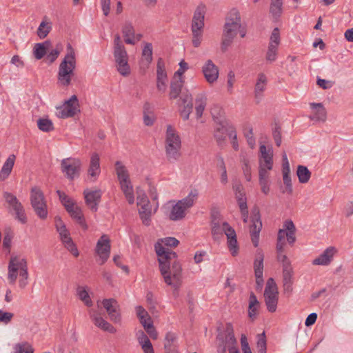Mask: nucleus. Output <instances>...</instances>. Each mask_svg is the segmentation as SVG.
I'll return each instance as SVG.
<instances>
[{
    "label": "nucleus",
    "mask_w": 353,
    "mask_h": 353,
    "mask_svg": "<svg viewBox=\"0 0 353 353\" xmlns=\"http://www.w3.org/2000/svg\"><path fill=\"white\" fill-rule=\"evenodd\" d=\"M206 97L204 94H199L196 96L195 100V110L197 118L201 117L206 105Z\"/></svg>",
    "instance_id": "nucleus-42"
},
{
    "label": "nucleus",
    "mask_w": 353,
    "mask_h": 353,
    "mask_svg": "<svg viewBox=\"0 0 353 353\" xmlns=\"http://www.w3.org/2000/svg\"><path fill=\"white\" fill-rule=\"evenodd\" d=\"M312 114L309 117L310 119L315 121H325L327 119V111L321 103H310Z\"/></svg>",
    "instance_id": "nucleus-24"
},
{
    "label": "nucleus",
    "mask_w": 353,
    "mask_h": 353,
    "mask_svg": "<svg viewBox=\"0 0 353 353\" xmlns=\"http://www.w3.org/2000/svg\"><path fill=\"white\" fill-rule=\"evenodd\" d=\"M55 225L57 232L59 234L61 240L64 244L65 247L74 256H79V251L72 241L70 234L65 225L60 217H55Z\"/></svg>",
    "instance_id": "nucleus-11"
},
{
    "label": "nucleus",
    "mask_w": 353,
    "mask_h": 353,
    "mask_svg": "<svg viewBox=\"0 0 353 353\" xmlns=\"http://www.w3.org/2000/svg\"><path fill=\"white\" fill-rule=\"evenodd\" d=\"M13 210L16 214V219L21 223H26L27 222V216L22 204L20 203L17 205Z\"/></svg>",
    "instance_id": "nucleus-56"
},
{
    "label": "nucleus",
    "mask_w": 353,
    "mask_h": 353,
    "mask_svg": "<svg viewBox=\"0 0 353 353\" xmlns=\"http://www.w3.org/2000/svg\"><path fill=\"white\" fill-rule=\"evenodd\" d=\"M121 32L127 44H135V31L131 22L125 21L122 26Z\"/></svg>",
    "instance_id": "nucleus-30"
},
{
    "label": "nucleus",
    "mask_w": 353,
    "mask_h": 353,
    "mask_svg": "<svg viewBox=\"0 0 353 353\" xmlns=\"http://www.w3.org/2000/svg\"><path fill=\"white\" fill-rule=\"evenodd\" d=\"M121 188L128 201L129 204H133L134 202L133 187L131 181H126L125 183H120Z\"/></svg>",
    "instance_id": "nucleus-41"
},
{
    "label": "nucleus",
    "mask_w": 353,
    "mask_h": 353,
    "mask_svg": "<svg viewBox=\"0 0 353 353\" xmlns=\"http://www.w3.org/2000/svg\"><path fill=\"white\" fill-rule=\"evenodd\" d=\"M67 212L72 219L76 220L83 230H85L88 229V225L85 223L82 211L76 203L72 206H67Z\"/></svg>",
    "instance_id": "nucleus-28"
},
{
    "label": "nucleus",
    "mask_w": 353,
    "mask_h": 353,
    "mask_svg": "<svg viewBox=\"0 0 353 353\" xmlns=\"http://www.w3.org/2000/svg\"><path fill=\"white\" fill-rule=\"evenodd\" d=\"M267 84V77L263 73L258 75L256 83L255 85L254 94L255 98L257 99L256 103H259L263 91L265 90Z\"/></svg>",
    "instance_id": "nucleus-32"
},
{
    "label": "nucleus",
    "mask_w": 353,
    "mask_h": 353,
    "mask_svg": "<svg viewBox=\"0 0 353 353\" xmlns=\"http://www.w3.org/2000/svg\"><path fill=\"white\" fill-rule=\"evenodd\" d=\"M198 191L196 190H191L186 197L179 200L178 202L184 206V208L187 210L194 205V202L198 198Z\"/></svg>",
    "instance_id": "nucleus-40"
},
{
    "label": "nucleus",
    "mask_w": 353,
    "mask_h": 353,
    "mask_svg": "<svg viewBox=\"0 0 353 353\" xmlns=\"http://www.w3.org/2000/svg\"><path fill=\"white\" fill-rule=\"evenodd\" d=\"M311 172L306 166L298 165L296 170V175L301 183H306L309 181L311 177Z\"/></svg>",
    "instance_id": "nucleus-44"
},
{
    "label": "nucleus",
    "mask_w": 353,
    "mask_h": 353,
    "mask_svg": "<svg viewBox=\"0 0 353 353\" xmlns=\"http://www.w3.org/2000/svg\"><path fill=\"white\" fill-rule=\"evenodd\" d=\"M38 128L45 132H49L54 130V125L51 120L47 118H40L37 120Z\"/></svg>",
    "instance_id": "nucleus-47"
},
{
    "label": "nucleus",
    "mask_w": 353,
    "mask_h": 353,
    "mask_svg": "<svg viewBox=\"0 0 353 353\" xmlns=\"http://www.w3.org/2000/svg\"><path fill=\"white\" fill-rule=\"evenodd\" d=\"M3 197L5 198L6 202L8 203L10 205L12 206V209L14 208L15 206L21 203L17 199V198L11 193L7 192H4Z\"/></svg>",
    "instance_id": "nucleus-63"
},
{
    "label": "nucleus",
    "mask_w": 353,
    "mask_h": 353,
    "mask_svg": "<svg viewBox=\"0 0 353 353\" xmlns=\"http://www.w3.org/2000/svg\"><path fill=\"white\" fill-rule=\"evenodd\" d=\"M16 157L14 154H10L4 163L0 172V180H5L10 174L14 164Z\"/></svg>",
    "instance_id": "nucleus-36"
},
{
    "label": "nucleus",
    "mask_w": 353,
    "mask_h": 353,
    "mask_svg": "<svg viewBox=\"0 0 353 353\" xmlns=\"http://www.w3.org/2000/svg\"><path fill=\"white\" fill-rule=\"evenodd\" d=\"M205 10L198 7L193 15L191 30L192 33V44L197 48L200 46L204 27Z\"/></svg>",
    "instance_id": "nucleus-8"
},
{
    "label": "nucleus",
    "mask_w": 353,
    "mask_h": 353,
    "mask_svg": "<svg viewBox=\"0 0 353 353\" xmlns=\"http://www.w3.org/2000/svg\"><path fill=\"white\" fill-rule=\"evenodd\" d=\"M178 105L181 108V116L183 120H188L193 109L192 97L188 90L181 93L178 101Z\"/></svg>",
    "instance_id": "nucleus-16"
},
{
    "label": "nucleus",
    "mask_w": 353,
    "mask_h": 353,
    "mask_svg": "<svg viewBox=\"0 0 353 353\" xmlns=\"http://www.w3.org/2000/svg\"><path fill=\"white\" fill-rule=\"evenodd\" d=\"M242 163V170L245 179L248 181H250L252 179L251 166L250 165V161L246 157H243L241 159Z\"/></svg>",
    "instance_id": "nucleus-53"
},
{
    "label": "nucleus",
    "mask_w": 353,
    "mask_h": 353,
    "mask_svg": "<svg viewBox=\"0 0 353 353\" xmlns=\"http://www.w3.org/2000/svg\"><path fill=\"white\" fill-rule=\"evenodd\" d=\"M51 47V42L46 41L43 43H38L34 45L33 48V54L36 59H42L47 53V51Z\"/></svg>",
    "instance_id": "nucleus-35"
},
{
    "label": "nucleus",
    "mask_w": 353,
    "mask_h": 353,
    "mask_svg": "<svg viewBox=\"0 0 353 353\" xmlns=\"http://www.w3.org/2000/svg\"><path fill=\"white\" fill-rule=\"evenodd\" d=\"M81 168V161L77 158H65L61 162L62 172L70 180H73L79 176Z\"/></svg>",
    "instance_id": "nucleus-12"
},
{
    "label": "nucleus",
    "mask_w": 353,
    "mask_h": 353,
    "mask_svg": "<svg viewBox=\"0 0 353 353\" xmlns=\"http://www.w3.org/2000/svg\"><path fill=\"white\" fill-rule=\"evenodd\" d=\"M225 236H227L228 249L232 255L234 256L239 252L236 232L233 228H228V233Z\"/></svg>",
    "instance_id": "nucleus-31"
},
{
    "label": "nucleus",
    "mask_w": 353,
    "mask_h": 353,
    "mask_svg": "<svg viewBox=\"0 0 353 353\" xmlns=\"http://www.w3.org/2000/svg\"><path fill=\"white\" fill-rule=\"evenodd\" d=\"M185 211L186 210L184 208V206L177 202L174 205H173L170 211L169 218L172 221L181 220L185 216Z\"/></svg>",
    "instance_id": "nucleus-37"
},
{
    "label": "nucleus",
    "mask_w": 353,
    "mask_h": 353,
    "mask_svg": "<svg viewBox=\"0 0 353 353\" xmlns=\"http://www.w3.org/2000/svg\"><path fill=\"white\" fill-rule=\"evenodd\" d=\"M336 250L333 247L326 248L323 252L313 260L312 264L315 265H328L333 259Z\"/></svg>",
    "instance_id": "nucleus-27"
},
{
    "label": "nucleus",
    "mask_w": 353,
    "mask_h": 353,
    "mask_svg": "<svg viewBox=\"0 0 353 353\" xmlns=\"http://www.w3.org/2000/svg\"><path fill=\"white\" fill-rule=\"evenodd\" d=\"M13 237V233L10 228H7L5 230V236L3 241V246L6 249H10L11 246V242Z\"/></svg>",
    "instance_id": "nucleus-61"
},
{
    "label": "nucleus",
    "mask_w": 353,
    "mask_h": 353,
    "mask_svg": "<svg viewBox=\"0 0 353 353\" xmlns=\"http://www.w3.org/2000/svg\"><path fill=\"white\" fill-rule=\"evenodd\" d=\"M259 306V302L258 301L256 295L252 292L249 298L248 316L250 318L253 319L256 317Z\"/></svg>",
    "instance_id": "nucleus-43"
},
{
    "label": "nucleus",
    "mask_w": 353,
    "mask_h": 353,
    "mask_svg": "<svg viewBox=\"0 0 353 353\" xmlns=\"http://www.w3.org/2000/svg\"><path fill=\"white\" fill-rule=\"evenodd\" d=\"M161 243L157 242L154 245L159 270L165 283L174 288V295L177 296L181 284L182 268L176 259V252L165 246L174 248L179 245V241L174 237H166L161 239Z\"/></svg>",
    "instance_id": "nucleus-1"
},
{
    "label": "nucleus",
    "mask_w": 353,
    "mask_h": 353,
    "mask_svg": "<svg viewBox=\"0 0 353 353\" xmlns=\"http://www.w3.org/2000/svg\"><path fill=\"white\" fill-rule=\"evenodd\" d=\"M57 194H58L59 199L61 203L64 205L65 210H67V206H72L75 204V203L72 200L70 197H68L64 192L61 190H57Z\"/></svg>",
    "instance_id": "nucleus-60"
},
{
    "label": "nucleus",
    "mask_w": 353,
    "mask_h": 353,
    "mask_svg": "<svg viewBox=\"0 0 353 353\" xmlns=\"http://www.w3.org/2000/svg\"><path fill=\"white\" fill-rule=\"evenodd\" d=\"M102 305L112 321L114 323H119L121 321L120 307L116 299H105L102 301Z\"/></svg>",
    "instance_id": "nucleus-17"
},
{
    "label": "nucleus",
    "mask_w": 353,
    "mask_h": 353,
    "mask_svg": "<svg viewBox=\"0 0 353 353\" xmlns=\"http://www.w3.org/2000/svg\"><path fill=\"white\" fill-rule=\"evenodd\" d=\"M226 344L229 353H240L237 347V341L234 337L232 325L230 323L226 324Z\"/></svg>",
    "instance_id": "nucleus-25"
},
{
    "label": "nucleus",
    "mask_w": 353,
    "mask_h": 353,
    "mask_svg": "<svg viewBox=\"0 0 353 353\" xmlns=\"http://www.w3.org/2000/svg\"><path fill=\"white\" fill-rule=\"evenodd\" d=\"M252 224L250 226V235L252 242L255 248L259 245V233L262 228V223L260 219L259 210L254 214L252 218Z\"/></svg>",
    "instance_id": "nucleus-22"
},
{
    "label": "nucleus",
    "mask_w": 353,
    "mask_h": 353,
    "mask_svg": "<svg viewBox=\"0 0 353 353\" xmlns=\"http://www.w3.org/2000/svg\"><path fill=\"white\" fill-rule=\"evenodd\" d=\"M241 28V17L236 10H232L230 13V16L227 17L223 32L236 36Z\"/></svg>",
    "instance_id": "nucleus-15"
},
{
    "label": "nucleus",
    "mask_w": 353,
    "mask_h": 353,
    "mask_svg": "<svg viewBox=\"0 0 353 353\" xmlns=\"http://www.w3.org/2000/svg\"><path fill=\"white\" fill-rule=\"evenodd\" d=\"M77 293L79 298L85 303V305L90 307L92 305V302L88 292L84 287L79 286L77 289Z\"/></svg>",
    "instance_id": "nucleus-51"
},
{
    "label": "nucleus",
    "mask_w": 353,
    "mask_h": 353,
    "mask_svg": "<svg viewBox=\"0 0 353 353\" xmlns=\"http://www.w3.org/2000/svg\"><path fill=\"white\" fill-rule=\"evenodd\" d=\"M259 152V173L270 174V171L273 168L272 148H268L265 145H261Z\"/></svg>",
    "instance_id": "nucleus-13"
},
{
    "label": "nucleus",
    "mask_w": 353,
    "mask_h": 353,
    "mask_svg": "<svg viewBox=\"0 0 353 353\" xmlns=\"http://www.w3.org/2000/svg\"><path fill=\"white\" fill-rule=\"evenodd\" d=\"M76 68L75 52L70 43L67 45V53L59 66L58 81L63 86H68Z\"/></svg>",
    "instance_id": "nucleus-3"
},
{
    "label": "nucleus",
    "mask_w": 353,
    "mask_h": 353,
    "mask_svg": "<svg viewBox=\"0 0 353 353\" xmlns=\"http://www.w3.org/2000/svg\"><path fill=\"white\" fill-rule=\"evenodd\" d=\"M90 318L94 324V325L99 329L102 330L105 332H108L110 333L114 334L116 332V329L113 325H112L109 322L105 320L101 316V314L97 311L91 310L89 311Z\"/></svg>",
    "instance_id": "nucleus-18"
},
{
    "label": "nucleus",
    "mask_w": 353,
    "mask_h": 353,
    "mask_svg": "<svg viewBox=\"0 0 353 353\" xmlns=\"http://www.w3.org/2000/svg\"><path fill=\"white\" fill-rule=\"evenodd\" d=\"M227 132L228 129L223 125H221L215 130L214 137L219 145H221L225 140V134Z\"/></svg>",
    "instance_id": "nucleus-58"
},
{
    "label": "nucleus",
    "mask_w": 353,
    "mask_h": 353,
    "mask_svg": "<svg viewBox=\"0 0 353 353\" xmlns=\"http://www.w3.org/2000/svg\"><path fill=\"white\" fill-rule=\"evenodd\" d=\"M296 227L290 219L286 220L283 225V228L279 229L277 235L276 245V259L282 264V269L291 268L292 264L286 254H284L285 246V236L290 245H293L296 241Z\"/></svg>",
    "instance_id": "nucleus-2"
},
{
    "label": "nucleus",
    "mask_w": 353,
    "mask_h": 353,
    "mask_svg": "<svg viewBox=\"0 0 353 353\" xmlns=\"http://www.w3.org/2000/svg\"><path fill=\"white\" fill-rule=\"evenodd\" d=\"M80 112L78 99L76 95H72L63 105L57 108V116L61 119H66L74 117Z\"/></svg>",
    "instance_id": "nucleus-14"
},
{
    "label": "nucleus",
    "mask_w": 353,
    "mask_h": 353,
    "mask_svg": "<svg viewBox=\"0 0 353 353\" xmlns=\"http://www.w3.org/2000/svg\"><path fill=\"white\" fill-rule=\"evenodd\" d=\"M183 84L184 77H173L170 86V99H176L180 96Z\"/></svg>",
    "instance_id": "nucleus-29"
},
{
    "label": "nucleus",
    "mask_w": 353,
    "mask_h": 353,
    "mask_svg": "<svg viewBox=\"0 0 353 353\" xmlns=\"http://www.w3.org/2000/svg\"><path fill=\"white\" fill-rule=\"evenodd\" d=\"M270 12L274 19L279 18L283 12V1H271Z\"/></svg>",
    "instance_id": "nucleus-48"
},
{
    "label": "nucleus",
    "mask_w": 353,
    "mask_h": 353,
    "mask_svg": "<svg viewBox=\"0 0 353 353\" xmlns=\"http://www.w3.org/2000/svg\"><path fill=\"white\" fill-rule=\"evenodd\" d=\"M264 299L268 310L270 312H274L276 310L279 301V291L273 278H269L267 281L264 291Z\"/></svg>",
    "instance_id": "nucleus-10"
},
{
    "label": "nucleus",
    "mask_w": 353,
    "mask_h": 353,
    "mask_svg": "<svg viewBox=\"0 0 353 353\" xmlns=\"http://www.w3.org/2000/svg\"><path fill=\"white\" fill-rule=\"evenodd\" d=\"M135 309L137 317L143 327L144 325H148V322H152L148 312L142 306H137Z\"/></svg>",
    "instance_id": "nucleus-45"
},
{
    "label": "nucleus",
    "mask_w": 353,
    "mask_h": 353,
    "mask_svg": "<svg viewBox=\"0 0 353 353\" xmlns=\"http://www.w3.org/2000/svg\"><path fill=\"white\" fill-rule=\"evenodd\" d=\"M115 170L120 183H125L130 181L129 174L126 168L120 161L115 163Z\"/></svg>",
    "instance_id": "nucleus-39"
},
{
    "label": "nucleus",
    "mask_w": 353,
    "mask_h": 353,
    "mask_svg": "<svg viewBox=\"0 0 353 353\" xmlns=\"http://www.w3.org/2000/svg\"><path fill=\"white\" fill-rule=\"evenodd\" d=\"M110 239L107 235H102L97 243L96 251L103 264L109 258L110 254Z\"/></svg>",
    "instance_id": "nucleus-19"
},
{
    "label": "nucleus",
    "mask_w": 353,
    "mask_h": 353,
    "mask_svg": "<svg viewBox=\"0 0 353 353\" xmlns=\"http://www.w3.org/2000/svg\"><path fill=\"white\" fill-rule=\"evenodd\" d=\"M83 194L86 205L92 212H97L101 198V191L100 190L94 191L87 190L84 191Z\"/></svg>",
    "instance_id": "nucleus-23"
},
{
    "label": "nucleus",
    "mask_w": 353,
    "mask_h": 353,
    "mask_svg": "<svg viewBox=\"0 0 353 353\" xmlns=\"http://www.w3.org/2000/svg\"><path fill=\"white\" fill-rule=\"evenodd\" d=\"M152 61V46L150 43H145L142 51V61L148 66Z\"/></svg>",
    "instance_id": "nucleus-49"
},
{
    "label": "nucleus",
    "mask_w": 353,
    "mask_h": 353,
    "mask_svg": "<svg viewBox=\"0 0 353 353\" xmlns=\"http://www.w3.org/2000/svg\"><path fill=\"white\" fill-rule=\"evenodd\" d=\"M211 234L216 241H220L223 238V234L228 233V228H232L228 222L223 220L219 212L211 214Z\"/></svg>",
    "instance_id": "nucleus-9"
},
{
    "label": "nucleus",
    "mask_w": 353,
    "mask_h": 353,
    "mask_svg": "<svg viewBox=\"0 0 353 353\" xmlns=\"http://www.w3.org/2000/svg\"><path fill=\"white\" fill-rule=\"evenodd\" d=\"M270 174L259 173V181L261 191L265 194L270 192Z\"/></svg>",
    "instance_id": "nucleus-46"
},
{
    "label": "nucleus",
    "mask_w": 353,
    "mask_h": 353,
    "mask_svg": "<svg viewBox=\"0 0 353 353\" xmlns=\"http://www.w3.org/2000/svg\"><path fill=\"white\" fill-rule=\"evenodd\" d=\"M139 213L142 222L145 225H149L150 223L151 217V207L150 203L145 205H139Z\"/></svg>",
    "instance_id": "nucleus-38"
},
{
    "label": "nucleus",
    "mask_w": 353,
    "mask_h": 353,
    "mask_svg": "<svg viewBox=\"0 0 353 353\" xmlns=\"http://www.w3.org/2000/svg\"><path fill=\"white\" fill-rule=\"evenodd\" d=\"M280 32L278 28H275L271 34L270 38V42L269 45H273L275 46L279 47L280 44Z\"/></svg>",
    "instance_id": "nucleus-62"
},
{
    "label": "nucleus",
    "mask_w": 353,
    "mask_h": 353,
    "mask_svg": "<svg viewBox=\"0 0 353 353\" xmlns=\"http://www.w3.org/2000/svg\"><path fill=\"white\" fill-rule=\"evenodd\" d=\"M8 279L10 284H14L19 271L20 279H28V263L26 259L12 256L8 267Z\"/></svg>",
    "instance_id": "nucleus-6"
},
{
    "label": "nucleus",
    "mask_w": 353,
    "mask_h": 353,
    "mask_svg": "<svg viewBox=\"0 0 353 353\" xmlns=\"http://www.w3.org/2000/svg\"><path fill=\"white\" fill-rule=\"evenodd\" d=\"M282 277H283V287L284 293L290 294L293 291V275L294 270L293 268H283L282 269Z\"/></svg>",
    "instance_id": "nucleus-26"
},
{
    "label": "nucleus",
    "mask_w": 353,
    "mask_h": 353,
    "mask_svg": "<svg viewBox=\"0 0 353 353\" xmlns=\"http://www.w3.org/2000/svg\"><path fill=\"white\" fill-rule=\"evenodd\" d=\"M51 29V24L43 21L38 28L37 35L40 39H44L47 37Z\"/></svg>",
    "instance_id": "nucleus-54"
},
{
    "label": "nucleus",
    "mask_w": 353,
    "mask_h": 353,
    "mask_svg": "<svg viewBox=\"0 0 353 353\" xmlns=\"http://www.w3.org/2000/svg\"><path fill=\"white\" fill-rule=\"evenodd\" d=\"M137 205H145V203H150L148 196L145 194L143 190H142L139 188H137Z\"/></svg>",
    "instance_id": "nucleus-64"
},
{
    "label": "nucleus",
    "mask_w": 353,
    "mask_h": 353,
    "mask_svg": "<svg viewBox=\"0 0 353 353\" xmlns=\"http://www.w3.org/2000/svg\"><path fill=\"white\" fill-rule=\"evenodd\" d=\"M88 174L96 178L100 174V158L97 153H93L90 158Z\"/></svg>",
    "instance_id": "nucleus-33"
},
{
    "label": "nucleus",
    "mask_w": 353,
    "mask_h": 353,
    "mask_svg": "<svg viewBox=\"0 0 353 353\" xmlns=\"http://www.w3.org/2000/svg\"><path fill=\"white\" fill-rule=\"evenodd\" d=\"M181 141L179 135L172 126L168 125L165 139V151L167 160L170 163L179 161L181 157Z\"/></svg>",
    "instance_id": "nucleus-4"
},
{
    "label": "nucleus",
    "mask_w": 353,
    "mask_h": 353,
    "mask_svg": "<svg viewBox=\"0 0 353 353\" xmlns=\"http://www.w3.org/2000/svg\"><path fill=\"white\" fill-rule=\"evenodd\" d=\"M235 37V36L223 31L221 43V49L223 52H225L228 50V48L232 45Z\"/></svg>",
    "instance_id": "nucleus-50"
},
{
    "label": "nucleus",
    "mask_w": 353,
    "mask_h": 353,
    "mask_svg": "<svg viewBox=\"0 0 353 353\" xmlns=\"http://www.w3.org/2000/svg\"><path fill=\"white\" fill-rule=\"evenodd\" d=\"M278 49L279 47L277 46L273 45H268V50L265 55V59L267 61L272 63L276 61V59H277Z\"/></svg>",
    "instance_id": "nucleus-55"
},
{
    "label": "nucleus",
    "mask_w": 353,
    "mask_h": 353,
    "mask_svg": "<svg viewBox=\"0 0 353 353\" xmlns=\"http://www.w3.org/2000/svg\"><path fill=\"white\" fill-rule=\"evenodd\" d=\"M257 348L259 353H266L267 343L265 332L257 336Z\"/></svg>",
    "instance_id": "nucleus-59"
},
{
    "label": "nucleus",
    "mask_w": 353,
    "mask_h": 353,
    "mask_svg": "<svg viewBox=\"0 0 353 353\" xmlns=\"http://www.w3.org/2000/svg\"><path fill=\"white\" fill-rule=\"evenodd\" d=\"M254 274H259L263 273V254L261 252H258L256 259L254 262Z\"/></svg>",
    "instance_id": "nucleus-52"
},
{
    "label": "nucleus",
    "mask_w": 353,
    "mask_h": 353,
    "mask_svg": "<svg viewBox=\"0 0 353 353\" xmlns=\"http://www.w3.org/2000/svg\"><path fill=\"white\" fill-rule=\"evenodd\" d=\"M168 77L165 63L162 58H159L157 65V88L161 92H165L167 88Z\"/></svg>",
    "instance_id": "nucleus-20"
},
{
    "label": "nucleus",
    "mask_w": 353,
    "mask_h": 353,
    "mask_svg": "<svg viewBox=\"0 0 353 353\" xmlns=\"http://www.w3.org/2000/svg\"><path fill=\"white\" fill-rule=\"evenodd\" d=\"M202 72L207 82L210 84L216 82L219 75L218 67L211 59H208L205 61L202 67Z\"/></svg>",
    "instance_id": "nucleus-21"
},
{
    "label": "nucleus",
    "mask_w": 353,
    "mask_h": 353,
    "mask_svg": "<svg viewBox=\"0 0 353 353\" xmlns=\"http://www.w3.org/2000/svg\"><path fill=\"white\" fill-rule=\"evenodd\" d=\"M30 200L37 216L41 220H46L48 214L47 201L39 187L34 186L31 188Z\"/></svg>",
    "instance_id": "nucleus-7"
},
{
    "label": "nucleus",
    "mask_w": 353,
    "mask_h": 353,
    "mask_svg": "<svg viewBox=\"0 0 353 353\" xmlns=\"http://www.w3.org/2000/svg\"><path fill=\"white\" fill-rule=\"evenodd\" d=\"M137 336L144 353H154L152 345L148 336L144 333L143 331H138L137 333Z\"/></svg>",
    "instance_id": "nucleus-34"
},
{
    "label": "nucleus",
    "mask_w": 353,
    "mask_h": 353,
    "mask_svg": "<svg viewBox=\"0 0 353 353\" xmlns=\"http://www.w3.org/2000/svg\"><path fill=\"white\" fill-rule=\"evenodd\" d=\"M63 50V46L61 43H57L54 49L52 50L46 57V59L49 61L50 63H53L59 57L61 52Z\"/></svg>",
    "instance_id": "nucleus-57"
},
{
    "label": "nucleus",
    "mask_w": 353,
    "mask_h": 353,
    "mask_svg": "<svg viewBox=\"0 0 353 353\" xmlns=\"http://www.w3.org/2000/svg\"><path fill=\"white\" fill-rule=\"evenodd\" d=\"M114 57L119 72L123 76H128L130 73L128 65V57L121 37L117 34L114 39Z\"/></svg>",
    "instance_id": "nucleus-5"
}]
</instances>
